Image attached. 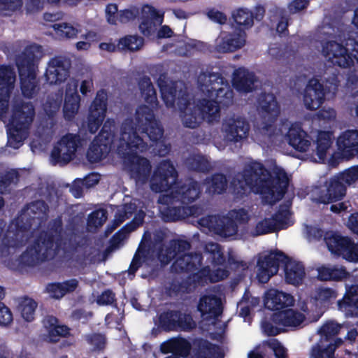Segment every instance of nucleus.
<instances>
[{
    "instance_id": "obj_61",
    "label": "nucleus",
    "mask_w": 358,
    "mask_h": 358,
    "mask_svg": "<svg viewBox=\"0 0 358 358\" xmlns=\"http://www.w3.org/2000/svg\"><path fill=\"white\" fill-rule=\"evenodd\" d=\"M308 5L306 0H294L289 4V10L292 12H298L304 9Z\"/></svg>"
},
{
    "instance_id": "obj_7",
    "label": "nucleus",
    "mask_w": 358,
    "mask_h": 358,
    "mask_svg": "<svg viewBox=\"0 0 358 358\" xmlns=\"http://www.w3.org/2000/svg\"><path fill=\"white\" fill-rule=\"evenodd\" d=\"M358 180V166H352L338 176L330 179L320 187H315L311 191L313 201L328 203L341 199L345 194L347 185H350Z\"/></svg>"
},
{
    "instance_id": "obj_64",
    "label": "nucleus",
    "mask_w": 358,
    "mask_h": 358,
    "mask_svg": "<svg viewBox=\"0 0 358 358\" xmlns=\"http://www.w3.org/2000/svg\"><path fill=\"white\" fill-rule=\"evenodd\" d=\"M358 294V285H352L347 288V292L344 297L352 299L353 296Z\"/></svg>"
},
{
    "instance_id": "obj_10",
    "label": "nucleus",
    "mask_w": 358,
    "mask_h": 358,
    "mask_svg": "<svg viewBox=\"0 0 358 358\" xmlns=\"http://www.w3.org/2000/svg\"><path fill=\"white\" fill-rule=\"evenodd\" d=\"M247 218L246 211L241 209L231 211L228 217L212 215L203 217L199 223L221 236L230 237L236 232V222L244 221Z\"/></svg>"
},
{
    "instance_id": "obj_22",
    "label": "nucleus",
    "mask_w": 358,
    "mask_h": 358,
    "mask_svg": "<svg viewBox=\"0 0 358 358\" xmlns=\"http://www.w3.org/2000/svg\"><path fill=\"white\" fill-rule=\"evenodd\" d=\"M77 87L78 83L76 80H70L66 85L63 113L67 120L73 119L79 110L80 99Z\"/></svg>"
},
{
    "instance_id": "obj_49",
    "label": "nucleus",
    "mask_w": 358,
    "mask_h": 358,
    "mask_svg": "<svg viewBox=\"0 0 358 358\" xmlns=\"http://www.w3.org/2000/svg\"><path fill=\"white\" fill-rule=\"evenodd\" d=\"M173 322L184 330H189L195 327V322L189 315H180L177 314H171V315Z\"/></svg>"
},
{
    "instance_id": "obj_32",
    "label": "nucleus",
    "mask_w": 358,
    "mask_h": 358,
    "mask_svg": "<svg viewBox=\"0 0 358 358\" xmlns=\"http://www.w3.org/2000/svg\"><path fill=\"white\" fill-rule=\"evenodd\" d=\"M332 139L333 135L329 131L318 133L315 142V153L320 161H324L330 155Z\"/></svg>"
},
{
    "instance_id": "obj_42",
    "label": "nucleus",
    "mask_w": 358,
    "mask_h": 358,
    "mask_svg": "<svg viewBox=\"0 0 358 358\" xmlns=\"http://www.w3.org/2000/svg\"><path fill=\"white\" fill-rule=\"evenodd\" d=\"M266 343L268 348L273 351L276 358H286V350L277 340L271 338ZM248 358H263V357L253 351L249 353Z\"/></svg>"
},
{
    "instance_id": "obj_57",
    "label": "nucleus",
    "mask_w": 358,
    "mask_h": 358,
    "mask_svg": "<svg viewBox=\"0 0 358 358\" xmlns=\"http://www.w3.org/2000/svg\"><path fill=\"white\" fill-rule=\"evenodd\" d=\"M304 234L310 241L318 239L322 237V231L316 227L306 226L304 229Z\"/></svg>"
},
{
    "instance_id": "obj_26",
    "label": "nucleus",
    "mask_w": 358,
    "mask_h": 358,
    "mask_svg": "<svg viewBox=\"0 0 358 358\" xmlns=\"http://www.w3.org/2000/svg\"><path fill=\"white\" fill-rule=\"evenodd\" d=\"M198 310L203 320L215 318L222 313L221 299L213 294L203 296L199 301Z\"/></svg>"
},
{
    "instance_id": "obj_4",
    "label": "nucleus",
    "mask_w": 358,
    "mask_h": 358,
    "mask_svg": "<svg viewBox=\"0 0 358 358\" xmlns=\"http://www.w3.org/2000/svg\"><path fill=\"white\" fill-rule=\"evenodd\" d=\"M265 103L262 108L264 110V121L260 128L259 132L268 136L275 143L281 142L285 138L289 144L300 152H306L310 146V141L307 134L301 129L298 122H292L288 120L281 121L277 127H273L271 122L279 114V106L273 95L265 97Z\"/></svg>"
},
{
    "instance_id": "obj_3",
    "label": "nucleus",
    "mask_w": 358,
    "mask_h": 358,
    "mask_svg": "<svg viewBox=\"0 0 358 358\" xmlns=\"http://www.w3.org/2000/svg\"><path fill=\"white\" fill-rule=\"evenodd\" d=\"M289 177L285 171L275 164L264 169L256 162L247 165L243 174H238L231 185L236 194L252 192L260 194L268 203L280 199L288 185Z\"/></svg>"
},
{
    "instance_id": "obj_31",
    "label": "nucleus",
    "mask_w": 358,
    "mask_h": 358,
    "mask_svg": "<svg viewBox=\"0 0 358 358\" xmlns=\"http://www.w3.org/2000/svg\"><path fill=\"white\" fill-rule=\"evenodd\" d=\"M67 77V71L57 59L50 60L48 64L45 78L50 85H57L63 82Z\"/></svg>"
},
{
    "instance_id": "obj_16",
    "label": "nucleus",
    "mask_w": 358,
    "mask_h": 358,
    "mask_svg": "<svg viewBox=\"0 0 358 358\" xmlns=\"http://www.w3.org/2000/svg\"><path fill=\"white\" fill-rule=\"evenodd\" d=\"M246 43L245 33L242 30L222 31L215 41V50L218 52H233Z\"/></svg>"
},
{
    "instance_id": "obj_21",
    "label": "nucleus",
    "mask_w": 358,
    "mask_h": 358,
    "mask_svg": "<svg viewBox=\"0 0 358 358\" xmlns=\"http://www.w3.org/2000/svg\"><path fill=\"white\" fill-rule=\"evenodd\" d=\"M303 103L309 110L317 109L324 100L322 85L317 79L309 80L303 93Z\"/></svg>"
},
{
    "instance_id": "obj_58",
    "label": "nucleus",
    "mask_w": 358,
    "mask_h": 358,
    "mask_svg": "<svg viewBox=\"0 0 358 358\" xmlns=\"http://www.w3.org/2000/svg\"><path fill=\"white\" fill-rule=\"evenodd\" d=\"M99 181V176L97 174H90L87 176L83 181H78L81 182L83 185L87 188L92 187L97 184Z\"/></svg>"
},
{
    "instance_id": "obj_44",
    "label": "nucleus",
    "mask_w": 358,
    "mask_h": 358,
    "mask_svg": "<svg viewBox=\"0 0 358 358\" xmlns=\"http://www.w3.org/2000/svg\"><path fill=\"white\" fill-rule=\"evenodd\" d=\"M206 190L210 194H220L226 187V179L223 175H216L206 183Z\"/></svg>"
},
{
    "instance_id": "obj_15",
    "label": "nucleus",
    "mask_w": 358,
    "mask_h": 358,
    "mask_svg": "<svg viewBox=\"0 0 358 358\" xmlns=\"http://www.w3.org/2000/svg\"><path fill=\"white\" fill-rule=\"evenodd\" d=\"M79 144V138L76 135L66 134L62 137L52 151V163L63 165L69 162L75 157Z\"/></svg>"
},
{
    "instance_id": "obj_56",
    "label": "nucleus",
    "mask_w": 358,
    "mask_h": 358,
    "mask_svg": "<svg viewBox=\"0 0 358 358\" xmlns=\"http://www.w3.org/2000/svg\"><path fill=\"white\" fill-rule=\"evenodd\" d=\"M317 118L324 121L334 120L336 118V112L333 108H324L318 113Z\"/></svg>"
},
{
    "instance_id": "obj_35",
    "label": "nucleus",
    "mask_w": 358,
    "mask_h": 358,
    "mask_svg": "<svg viewBox=\"0 0 358 358\" xmlns=\"http://www.w3.org/2000/svg\"><path fill=\"white\" fill-rule=\"evenodd\" d=\"M318 278L322 280H341L348 273L343 268L321 266L317 268Z\"/></svg>"
},
{
    "instance_id": "obj_17",
    "label": "nucleus",
    "mask_w": 358,
    "mask_h": 358,
    "mask_svg": "<svg viewBox=\"0 0 358 358\" xmlns=\"http://www.w3.org/2000/svg\"><path fill=\"white\" fill-rule=\"evenodd\" d=\"M288 206H285L272 218L259 221L252 231L255 236L271 233L276 229H283L292 223Z\"/></svg>"
},
{
    "instance_id": "obj_63",
    "label": "nucleus",
    "mask_w": 358,
    "mask_h": 358,
    "mask_svg": "<svg viewBox=\"0 0 358 358\" xmlns=\"http://www.w3.org/2000/svg\"><path fill=\"white\" fill-rule=\"evenodd\" d=\"M208 16L210 17V18H211L213 21L217 22V23H220V24H224L226 20H227V17L226 16L220 13V12H210L208 13Z\"/></svg>"
},
{
    "instance_id": "obj_39",
    "label": "nucleus",
    "mask_w": 358,
    "mask_h": 358,
    "mask_svg": "<svg viewBox=\"0 0 358 358\" xmlns=\"http://www.w3.org/2000/svg\"><path fill=\"white\" fill-rule=\"evenodd\" d=\"M337 297L336 292L329 288H320L314 294L313 299L316 306L320 309L325 307L330 301Z\"/></svg>"
},
{
    "instance_id": "obj_48",
    "label": "nucleus",
    "mask_w": 358,
    "mask_h": 358,
    "mask_svg": "<svg viewBox=\"0 0 358 358\" xmlns=\"http://www.w3.org/2000/svg\"><path fill=\"white\" fill-rule=\"evenodd\" d=\"M119 45L122 48H126L129 50H137L143 45V40L141 37L136 36H129L122 38Z\"/></svg>"
},
{
    "instance_id": "obj_19",
    "label": "nucleus",
    "mask_w": 358,
    "mask_h": 358,
    "mask_svg": "<svg viewBox=\"0 0 358 358\" xmlns=\"http://www.w3.org/2000/svg\"><path fill=\"white\" fill-rule=\"evenodd\" d=\"M336 145L341 155L350 158L358 155V131L348 129L337 138Z\"/></svg>"
},
{
    "instance_id": "obj_28",
    "label": "nucleus",
    "mask_w": 358,
    "mask_h": 358,
    "mask_svg": "<svg viewBox=\"0 0 358 358\" xmlns=\"http://www.w3.org/2000/svg\"><path fill=\"white\" fill-rule=\"evenodd\" d=\"M256 81L255 75L245 69L240 68L234 73V86L241 93L245 94L255 90Z\"/></svg>"
},
{
    "instance_id": "obj_30",
    "label": "nucleus",
    "mask_w": 358,
    "mask_h": 358,
    "mask_svg": "<svg viewBox=\"0 0 358 358\" xmlns=\"http://www.w3.org/2000/svg\"><path fill=\"white\" fill-rule=\"evenodd\" d=\"M161 351L164 353L172 352L175 355L169 356L166 358H179L176 355L180 356H187L189 349V343L185 339L182 338H175L167 341L161 345Z\"/></svg>"
},
{
    "instance_id": "obj_27",
    "label": "nucleus",
    "mask_w": 358,
    "mask_h": 358,
    "mask_svg": "<svg viewBox=\"0 0 358 358\" xmlns=\"http://www.w3.org/2000/svg\"><path fill=\"white\" fill-rule=\"evenodd\" d=\"M106 112V103L104 97L98 95L90 108L88 128L91 133H94L103 122Z\"/></svg>"
},
{
    "instance_id": "obj_52",
    "label": "nucleus",
    "mask_w": 358,
    "mask_h": 358,
    "mask_svg": "<svg viewBox=\"0 0 358 358\" xmlns=\"http://www.w3.org/2000/svg\"><path fill=\"white\" fill-rule=\"evenodd\" d=\"M206 252L212 255L214 261L218 264L221 262L222 260V255L217 244L213 243H208L206 246Z\"/></svg>"
},
{
    "instance_id": "obj_14",
    "label": "nucleus",
    "mask_w": 358,
    "mask_h": 358,
    "mask_svg": "<svg viewBox=\"0 0 358 358\" xmlns=\"http://www.w3.org/2000/svg\"><path fill=\"white\" fill-rule=\"evenodd\" d=\"M304 320L303 313H299L294 309H287L274 314L273 322L275 327L266 322L262 324V329L268 335H276L282 330L283 327H298Z\"/></svg>"
},
{
    "instance_id": "obj_33",
    "label": "nucleus",
    "mask_w": 358,
    "mask_h": 358,
    "mask_svg": "<svg viewBox=\"0 0 358 358\" xmlns=\"http://www.w3.org/2000/svg\"><path fill=\"white\" fill-rule=\"evenodd\" d=\"M78 287V281L75 279L66 280L62 283H52L46 287V292L54 299H60L66 293L74 291Z\"/></svg>"
},
{
    "instance_id": "obj_24",
    "label": "nucleus",
    "mask_w": 358,
    "mask_h": 358,
    "mask_svg": "<svg viewBox=\"0 0 358 358\" xmlns=\"http://www.w3.org/2000/svg\"><path fill=\"white\" fill-rule=\"evenodd\" d=\"M173 187L171 194H163L159 199L160 203H168L171 200H181L182 203L189 202L196 199L199 194V188L196 182H191L188 186H184L178 191Z\"/></svg>"
},
{
    "instance_id": "obj_25",
    "label": "nucleus",
    "mask_w": 358,
    "mask_h": 358,
    "mask_svg": "<svg viewBox=\"0 0 358 358\" xmlns=\"http://www.w3.org/2000/svg\"><path fill=\"white\" fill-rule=\"evenodd\" d=\"M15 80V73L10 68H0V116L8 107V94Z\"/></svg>"
},
{
    "instance_id": "obj_38",
    "label": "nucleus",
    "mask_w": 358,
    "mask_h": 358,
    "mask_svg": "<svg viewBox=\"0 0 358 358\" xmlns=\"http://www.w3.org/2000/svg\"><path fill=\"white\" fill-rule=\"evenodd\" d=\"M56 34L61 38H72L81 32L80 27L66 22L55 24L52 25Z\"/></svg>"
},
{
    "instance_id": "obj_9",
    "label": "nucleus",
    "mask_w": 358,
    "mask_h": 358,
    "mask_svg": "<svg viewBox=\"0 0 358 358\" xmlns=\"http://www.w3.org/2000/svg\"><path fill=\"white\" fill-rule=\"evenodd\" d=\"M34 115V108L30 103L24 104L13 112L7 122L8 145L10 147L18 148L21 146Z\"/></svg>"
},
{
    "instance_id": "obj_43",
    "label": "nucleus",
    "mask_w": 358,
    "mask_h": 358,
    "mask_svg": "<svg viewBox=\"0 0 358 358\" xmlns=\"http://www.w3.org/2000/svg\"><path fill=\"white\" fill-rule=\"evenodd\" d=\"M339 310L343 311L346 316L358 317V299L354 301L349 297H343L341 301H338Z\"/></svg>"
},
{
    "instance_id": "obj_13",
    "label": "nucleus",
    "mask_w": 358,
    "mask_h": 358,
    "mask_svg": "<svg viewBox=\"0 0 358 358\" xmlns=\"http://www.w3.org/2000/svg\"><path fill=\"white\" fill-rule=\"evenodd\" d=\"M329 250L334 255L342 256L348 262L358 261V245H355L351 241L341 235L327 232L324 237Z\"/></svg>"
},
{
    "instance_id": "obj_1",
    "label": "nucleus",
    "mask_w": 358,
    "mask_h": 358,
    "mask_svg": "<svg viewBox=\"0 0 358 358\" xmlns=\"http://www.w3.org/2000/svg\"><path fill=\"white\" fill-rule=\"evenodd\" d=\"M199 82L206 96L199 105L192 102L189 95L182 91V83L159 84L166 106L178 109L183 124L190 128L195 127L201 119L208 122L215 120L220 110L218 103L227 105L233 98L229 85L217 75H201Z\"/></svg>"
},
{
    "instance_id": "obj_11",
    "label": "nucleus",
    "mask_w": 358,
    "mask_h": 358,
    "mask_svg": "<svg viewBox=\"0 0 358 358\" xmlns=\"http://www.w3.org/2000/svg\"><path fill=\"white\" fill-rule=\"evenodd\" d=\"M57 249V244L54 243L51 238L41 237L29 244L26 251L21 255L16 266L21 264L34 265L52 258L56 254Z\"/></svg>"
},
{
    "instance_id": "obj_8",
    "label": "nucleus",
    "mask_w": 358,
    "mask_h": 358,
    "mask_svg": "<svg viewBox=\"0 0 358 358\" xmlns=\"http://www.w3.org/2000/svg\"><path fill=\"white\" fill-rule=\"evenodd\" d=\"M353 24L358 28V8L355 10ZM324 55L339 66L347 68L358 62V41L352 35L346 40L345 46L335 41L327 42L322 48Z\"/></svg>"
},
{
    "instance_id": "obj_41",
    "label": "nucleus",
    "mask_w": 358,
    "mask_h": 358,
    "mask_svg": "<svg viewBox=\"0 0 358 358\" xmlns=\"http://www.w3.org/2000/svg\"><path fill=\"white\" fill-rule=\"evenodd\" d=\"M199 277L204 276V281H207L208 280L210 282H217L221 280L224 279L228 275V271L220 267V266L215 265L213 267V270L210 273L209 269L206 268H204L202 271L199 274Z\"/></svg>"
},
{
    "instance_id": "obj_62",
    "label": "nucleus",
    "mask_w": 358,
    "mask_h": 358,
    "mask_svg": "<svg viewBox=\"0 0 358 358\" xmlns=\"http://www.w3.org/2000/svg\"><path fill=\"white\" fill-rule=\"evenodd\" d=\"M347 226L351 231L358 234V213L350 216Z\"/></svg>"
},
{
    "instance_id": "obj_55",
    "label": "nucleus",
    "mask_w": 358,
    "mask_h": 358,
    "mask_svg": "<svg viewBox=\"0 0 358 358\" xmlns=\"http://www.w3.org/2000/svg\"><path fill=\"white\" fill-rule=\"evenodd\" d=\"M107 20L110 24H115L120 13H117V7L115 4H110L106 9Z\"/></svg>"
},
{
    "instance_id": "obj_53",
    "label": "nucleus",
    "mask_w": 358,
    "mask_h": 358,
    "mask_svg": "<svg viewBox=\"0 0 358 358\" xmlns=\"http://www.w3.org/2000/svg\"><path fill=\"white\" fill-rule=\"evenodd\" d=\"M22 5L21 0H0V8L2 10L13 11Z\"/></svg>"
},
{
    "instance_id": "obj_29",
    "label": "nucleus",
    "mask_w": 358,
    "mask_h": 358,
    "mask_svg": "<svg viewBox=\"0 0 358 358\" xmlns=\"http://www.w3.org/2000/svg\"><path fill=\"white\" fill-rule=\"evenodd\" d=\"M163 15L159 13L153 7L146 5L142 8V21L140 29L144 35H150L154 30L156 23L162 22Z\"/></svg>"
},
{
    "instance_id": "obj_23",
    "label": "nucleus",
    "mask_w": 358,
    "mask_h": 358,
    "mask_svg": "<svg viewBox=\"0 0 358 358\" xmlns=\"http://www.w3.org/2000/svg\"><path fill=\"white\" fill-rule=\"evenodd\" d=\"M264 303L270 310H282L292 306L294 299L288 293L272 289L265 293Z\"/></svg>"
},
{
    "instance_id": "obj_6",
    "label": "nucleus",
    "mask_w": 358,
    "mask_h": 358,
    "mask_svg": "<svg viewBox=\"0 0 358 358\" xmlns=\"http://www.w3.org/2000/svg\"><path fill=\"white\" fill-rule=\"evenodd\" d=\"M280 262H285V278L292 285H299L305 277L303 264L294 259L287 258L280 252H271L261 258L257 264V276L259 282L265 283L278 271Z\"/></svg>"
},
{
    "instance_id": "obj_20",
    "label": "nucleus",
    "mask_w": 358,
    "mask_h": 358,
    "mask_svg": "<svg viewBox=\"0 0 358 358\" xmlns=\"http://www.w3.org/2000/svg\"><path fill=\"white\" fill-rule=\"evenodd\" d=\"M223 129L229 140L238 142L247 137L249 125L243 118L233 116L224 120Z\"/></svg>"
},
{
    "instance_id": "obj_18",
    "label": "nucleus",
    "mask_w": 358,
    "mask_h": 358,
    "mask_svg": "<svg viewBox=\"0 0 358 358\" xmlns=\"http://www.w3.org/2000/svg\"><path fill=\"white\" fill-rule=\"evenodd\" d=\"M176 173L169 162H164L157 168L151 180V189L155 192H167L168 188L175 182Z\"/></svg>"
},
{
    "instance_id": "obj_60",
    "label": "nucleus",
    "mask_w": 358,
    "mask_h": 358,
    "mask_svg": "<svg viewBox=\"0 0 358 358\" xmlns=\"http://www.w3.org/2000/svg\"><path fill=\"white\" fill-rule=\"evenodd\" d=\"M114 300V294L110 291L104 292L97 299V303L100 305H107L111 303Z\"/></svg>"
},
{
    "instance_id": "obj_12",
    "label": "nucleus",
    "mask_w": 358,
    "mask_h": 358,
    "mask_svg": "<svg viewBox=\"0 0 358 358\" xmlns=\"http://www.w3.org/2000/svg\"><path fill=\"white\" fill-rule=\"evenodd\" d=\"M31 48L27 50L24 56L20 57L17 60V65L19 69V74L21 83V89L24 96L31 97L36 94L38 91L36 81V64L34 57H30V53L34 51Z\"/></svg>"
},
{
    "instance_id": "obj_50",
    "label": "nucleus",
    "mask_w": 358,
    "mask_h": 358,
    "mask_svg": "<svg viewBox=\"0 0 358 358\" xmlns=\"http://www.w3.org/2000/svg\"><path fill=\"white\" fill-rule=\"evenodd\" d=\"M69 334V329L64 325L52 324L49 329L48 339L50 341H57L56 336H64Z\"/></svg>"
},
{
    "instance_id": "obj_2",
    "label": "nucleus",
    "mask_w": 358,
    "mask_h": 358,
    "mask_svg": "<svg viewBox=\"0 0 358 358\" xmlns=\"http://www.w3.org/2000/svg\"><path fill=\"white\" fill-rule=\"evenodd\" d=\"M136 127L135 115L127 119L122 123L119 136H115V124L112 119H108L103 124L99 134L91 143L87 151V158L96 162L104 157L112 149H116L122 154L129 170L136 180H140L150 170V164L145 158L138 156V152L146 150L148 145L144 140L134 131Z\"/></svg>"
},
{
    "instance_id": "obj_34",
    "label": "nucleus",
    "mask_w": 358,
    "mask_h": 358,
    "mask_svg": "<svg viewBox=\"0 0 358 358\" xmlns=\"http://www.w3.org/2000/svg\"><path fill=\"white\" fill-rule=\"evenodd\" d=\"M201 259V257L198 254H196L194 256L178 254L173 266L176 270L180 269L191 271L194 268H197V266H200Z\"/></svg>"
},
{
    "instance_id": "obj_59",
    "label": "nucleus",
    "mask_w": 358,
    "mask_h": 358,
    "mask_svg": "<svg viewBox=\"0 0 358 358\" xmlns=\"http://www.w3.org/2000/svg\"><path fill=\"white\" fill-rule=\"evenodd\" d=\"M238 308L240 309L239 314L241 317H244L246 320V317L250 314L251 308L249 306V303L247 301L245 298H243L241 301L238 303Z\"/></svg>"
},
{
    "instance_id": "obj_51",
    "label": "nucleus",
    "mask_w": 358,
    "mask_h": 358,
    "mask_svg": "<svg viewBox=\"0 0 358 358\" xmlns=\"http://www.w3.org/2000/svg\"><path fill=\"white\" fill-rule=\"evenodd\" d=\"M85 41H79L76 43V48L78 50H88L92 43L98 40L96 33L89 31L85 35Z\"/></svg>"
},
{
    "instance_id": "obj_40",
    "label": "nucleus",
    "mask_w": 358,
    "mask_h": 358,
    "mask_svg": "<svg viewBox=\"0 0 358 358\" xmlns=\"http://www.w3.org/2000/svg\"><path fill=\"white\" fill-rule=\"evenodd\" d=\"M36 307L37 304L33 299L25 298L21 301L19 305V310L24 320L30 322L34 318Z\"/></svg>"
},
{
    "instance_id": "obj_54",
    "label": "nucleus",
    "mask_w": 358,
    "mask_h": 358,
    "mask_svg": "<svg viewBox=\"0 0 358 358\" xmlns=\"http://www.w3.org/2000/svg\"><path fill=\"white\" fill-rule=\"evenodd\" d=\"M13 320L12 313L3 303H0V324L8 325Z\"/></svg>"
},
{
    "instance_id": "obj_36",
    "label": "nucleus",
    "mask_w": 358,
    "mask_h": 358,
    "mask_svg": "<svg viewBox=\"0 0 358 358\" xmlns=\"http://www.w3.org/2000/svg\"><path fill=\"white\" fill-rule=\"evenodd\" d=\"M340 329L341 326L334 322H327L320 329V340L326 343L339 345L342 342L341 339H334L333 336L338 333Z\"/></svg>"
},
{
    "instance_id": "obj_37",
    "label": "nucleus",
    "mask_w": 358,
    "mask_h": 358,
    "mask_svg": "<svg viewBox=\"0 0 358 358\" xmlns=\"http://www.w3.org/2000/svg\"><path fill=\"white\" fill-rule=\"evenodd\" d=\"M337 345L320 340L311 352L313 358H335L334 351Z\"/></svg>"
},
{
    "instance_id": "obj_45",
    "label": "nucleus",
    "mask_w": 358,
    "mask_h": 358,
    "mask_svg": "<svg viewBox=\"0 0 358 358\" xmlns=\"http://www.w3.org/2000/svg\"><path fill=\"white\" fill-rule=\"evenodd\" d=\"M138 203V200H134L129 206L125 205L124 207L117 209L114 220L116 226L122 223L125 218L129 217V215L131 214L132 210L136 209Z\"/></svg>"
},
{
    "instance_id": "obj_47",
    "label": "nucleus",
    "mask_w": 358,
    "mask_h": 358,
    "mask_svg": "<svg viewBox=\"0 0 358 358\" xmlns=\"http://www.w3.org/2000/svg\"><path fill=\"white\" fill-rule=\"evenodd\" d=\"M234 22L241 26L250 27L252 24V13L246 9H238L233 14Z\"/></svg>"
},
{
    "instance_id": "obj_46",
    "label": "nucleus",
    "mask_w": 358,
    "mask_h": 358,
    "mask_svg": "<svg viewBox=\"0 0 358 358\" xmlns=\"http://www.w3.org/2000/svg\"><path fill=\"white\" fill-rule=\"evenodd\" d=\"M106 213L104 210H99L90 215L87 226L90 230H93L101 226L106 220Z\"/></svg>"
},
{
    "instance_id": "obj_5",
    "label": "nucleus",
    "mask_w": 358,
    "mask_h": 358,
    "mask_svg": "<svg viewBox=\"0 0 358 358\" xmlns=\"http://www.w3.org/2000/svg\"><path fill=\"white\" fill-rule=\"evenodd\" d=\"M141 95L148 105L139 106L135 113L136 127L134 131L142 130L152 141L155 142L154 150L159 148L157 154L164 155L168 148L159 141L162 136V129L155 117L157 102L155 91L149 78H143L140 83Z\"/></svg>"
}]
</instances>
